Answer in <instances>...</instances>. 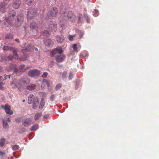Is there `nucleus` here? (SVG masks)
<instances>
[{
	"label": "nucleus",
	"mask_w": 159,
	"mask_h": 159,
	"mask_svg": "<svg viewBox=\"0 0 159 159\" xmlns=\"http://www.w3.org/2000/svg\"><path fill=\"white\" fill-rule=\"evenodd\" d=\"M16 15V11L14 10H12L8 13V17L7 16H5L3 17V18L7 22L9 25H11L12 23V22L14 19Z\"/></svg>",
	"instance_id": "obj_1"
},
{
	"label": "nucleus",
	"mask_w": 159,
	"mask_h": 159,
	"mask_svg": "<svg viewBox=\"0 0 159 159\" xmlns=\"http://www.w3.org/2000/svg\"><path fill=\"white\" fill-rule=\"evenodd\" d=\"M24 21V16L22 14L18 15L15 21V25L17 27L21 26Z\"/></svg>",
	"instance_id": "obj_2"
},
{
	"label": "nucleus",
	"mask_w": 159,
	"mask_h": 159,
	"mask_svg": "<svg viewBox=\"0 0 159 159\" xmlns=\"http://www.w3.org/2000/svg\"><path fill=\"white\" fill-rule=\"evenodd\" d=\"M37 13L36 10L34 8H30L28 11L27 14L28 19H30L34 18Z\"/></svg>",
	"instance_id": "obj_3"
},
{
	"label": "nucleus",
	"mask_w": 159,
	"mask_h": 159,
	"mask_svg": "<svg viewBox=\"0 0 159 159\" xmlns=\"http://www.w3.org/2000/svg\"><path fill=\"white\" fill-rule=\"evenodd\" d=\"M67 18L68 20L72 22H75L76 19V16L72 11H69L67 15Z\"/></svg>",
	"instance_id": "obj_4"
},
{
	"label": "nucleus",
	"mask_w": 159,
	"mask_h": 159,
	"mask_svg": "<svg viewBox=\"0 0 159 159\" xmlns=\"http://www.w3.org/2000/svg\"><path fill=\"white\" fill-rule=\"evenodd\" d=\"M40 74V70L37 69L31 70L28 72V75L29 76L34 77L38 76Z\"/></svg>",
	"instance_id": "obj_5"
},
{
	"label": "nucleus",
	"mask_w": 159,
	"mask_h": 159,
	"mask_svg": "<svg viewBox=\"0 0 159 159\" xmlns=\"http://www.w3.org/2000/svg\"><path fill=\"white\" fill-rule=\"evenodd\" d=\"M1 107L4 109L6 113L7 114L11 115L13 113V111L11 110V107L7 104H6L5 105H1Z\"/></svg>",
	"instance_id": "obj_6"
},
{
	"label": "nucleus",
	"mask_w": 159,
	"mask_h": 159,
	"mask_svg": "<svg viewBox=\"0 0 159 159\" xmlns=\"http://www.w3.org/2000/svg\"><path fill=\"white\" fill-rule=\"evenodd\" d=\"M58 12V9L56 7H53L49 9V13L51 16L53 17H56Z\"/></svg>",
	"instance_id": "obj_7"
},
{
	"label": "nucleus",
	"mask_w": 159,
	"mask_h": 159,
	"mask_svg": "<svg viewBox=\"0 0 159 159\" xmlns=\"http://www.w3.org/2000/svg\"><path fill=\"white\" fill-rule=\"evenodd\" d=\"M27 70V69L25 68V66L23 64L21 65L19 67H17L16 66V67L15 68V72L17 73L21 72H24Z\"/></svg>",
	"instance_id": "obj_8"
},
{
	"label": "nucleus",
	"mask_w": 159,
	"mask_h": 159,
	"mask_svg": "<svg viewBox=\"0 0 159 159\" xmlns=\"http://www.w3.org/2000/svg\"><path fill=\"white\" fill-rule=\"evenodd\" d=\"M11 85L13 89H15L17 88L20 91V88L19 86L20 85V82L17 81L16 82H11Z\"/></svg>",
	"instance_id": "obj_9"
},
{
	"label": "nucleus",
	"mask_w": 159,
	"mask_h": 159,
	"mask_svg": "<svg viewBox=\"0 0 159 159\" xmlns=\"http://www.w3.org/2000/svg\"><path fill=\"white\" fill-rule=\"evenodd\" d=\"M30 27L33 32H37L39 30L37 24L34 22H32L30 24Z\"/></svg>",
	"instance_id": "obj_10"
},
{
	"label": "nucleus",
	"mask_w": 159,
	"mask_h": 159,
	"mask_svg": "<svg viewBox=\"0 0 159 159\" xmlns=\"http://www.w3.org/2000/svg\"><path fill=\"white\" fill-rule=\"evenodd\" d=\"M65 58V56L64 54H62L57 56L56 57V59L57 62H61L63 61Z\"/></svg>",
	"instance_id": "obj_11"
},
{
	"label": "nucleus",
	"mask_w": 159,
	"mask_h": 159,
	"mask_svg": "<svg viewBox=\"0 0 159 159\" xmlns=\"http://www.w3.org/2000/svg\"><path fill=\"white\" fill-rule=\"evenodd\" d=\"M16 67V66L15 64H11L9 66L6 67L5 70L8 71H10L13 69H14V72H15V68Z\"/></svg>",
	"instance_id": "obj_12"
},
{
	"label": "nucleus",
	"mask_w": 159,
	"mask_h": 159,
	"mask_svg": "<svg viewBox=\"0 0 159 159\" xmlns=\"http://www.w3.org/2000/svg\"><path fill=\"white\" fill-rule=\"evenodd\" d=\"M6 3L5 2H2L0 3V11L2 12L6 11Z\"/></svg>",
	"instance_id": "obj_13"
},
{
	"label": "nucleus",
	"mask_w": 159,
	"mask_h": 159,
	"mask_svg": "<svg viewBox=\"0 0 159 159\" xmlns=\"http://www.w3.org/2000/svg\"><path fill=\"white\" fill-rule=\"evenodd\" d=\"M21 4V2L20 1H15L13 2L12 6L14 9L18 8Z\"/></svg>",
	"instance_id": "obj_14"
},
{
	"label": "nucleus",
	"mask_w": 159,
	"mask_h": 159,
	"mask_svg": "<svg viewBox=\"0 0 159 159\" xmlns=\"http://www.w3.org/2000/svg\"><path fill=\"white\" fill-rule=\"evenodd\" d=\"M31 122V119L30 118H28L25 119L24 120V121L23 123V124L25 126H28L30 125Z\"/></svg>",
	"instance_id": "obj_15"
},
{
	"label": "nucleus",
	"mask_w": 159,
	"mask_h": 159,
	"mask_svg": "<svg viewBox=\"0 0 159 159\" xmlns=\"http://www.w3.org/2000/svg\"><path fill=\"white\" fill-rule=\"evenodd\" d=\"M34 49V47L31 44H29L26 47L25 50L23 51V52H24L25 51L29 52H33Z\"/></svg>",
	"instance_id": "obj_16"
},
{
	"label": "nucleus",
	"mask_w": 159,
	"mask_h": 159,
	"mask_svg": "<svg viewBox=\"0 0 159 159\" xmlns=\"http://www.w3.org/2000/svg\"><path fill=\"white\" fill-rule=\"evenodd\" d=\"M20 81L24 84H27L30 82V79L28 78H23L21 79Z\"/></svg>",
	"instance_id": "obj_17"
},
{
	"label": "nucleus",
	"mask_w": 159,
	"mask_h": 159,
	"mask_svg": "<svg viewBox=\"0 0 159 159\" xmlns=\"http://www.w3.org/2000/svg\"><path fill=\"white\" fill-rule=\"evenodd\" d=\"M13 58V56L10 55L8 56H4L3 57V60L5 61H12Z\"/></svg>",
	"instance_id": "obj_18"
},
{
	"label": "nucleus",
	"mask_w": 159,
	"mask_h": 159,
	"mask_svg": "<svg viewBox=\"0 0 159 159\" xmlns=\"http://www.w3.org/2000/svg\"><path fill=\"white\" fill-rule=\"evenodd\" d=\"M13 49V48L6 45L3 46L2 48V49L4 51H11Z\"/></svg>",
	"instance_id": "obj_19"
},
{
	"label": "nucleus",
	"mask_w": 159,
	"mask_h": 159,
	"mask_svg": "<svg viewBox=\"0 0 159 159\" xmlns=\"http://www.w3.org/2000/svg\"><path fill=\"white\" fill-rule=\"evenodd\" d=\"M34 97V95L32 94H30L28 97V103L29 104H31L32 103L33 101V98Z\"/></svg>",
	"instance_id": "obj_20"
},
{
	"label": "nucleus",
	"mask_w": 159,
	"mask_h": 159,
	"mask_svg": "<svg viewBox=\"0 0 159 159\" xmlns=\"http://www.w3.org/2000/svg\"><path fill=\"white\" fill-rule=\"evenodd\" d=\"M36 87V85L34 84H30L27 87L28 89L31 90L34 89Z\"/></svg>",
	"instance_id": "obj_21"
},
{
	"label": "nucleus",
	"mask_w": 159,
	"mask_h": 159,
	"mask_svg": "<svg viewBox=\"0 0 159 159\" xmlns=\"http://www.w3.org/2000/svg\"><path fill=\"white\" fill-rule=\"evenodd\" d=\"M28 57L27 55H24L20 57V60L21 61H24L28 60Z\"/></svg>",
	"instance_id": "obj_22"
},
{
	"label": "nucleus",
	"mask_w": 159,
	"mask_h": 159,
	"mask_svg": "<svg viewBox=\"0 0 159 159\" xmlns=\"http://www.w3.org/2000/svg\"><path fill=\"white\" fill-rule=\"evenodd\" d=\"M64 38H61L59 36H57L56 39L58 43H61L64 40Z\"/></svg>",
	"instance_id": "obj_23"
},
{
	"label": "nucleus",
	"mask_w": 159,
	"mask_h": 159,
	"mask_svg": "<svg viewBox=\"0 0 159 159\" xmlns=\"http://www.w3.org/2000/svg\"><path fill=\"white\" fill-rule=\"evenodd\" d=\"M41 113H36L34 116V119L35 120H38L39 118L41 116Z\"/></svg>",
	"instance_id": "obj_24"
},
{
	"label": "nucleus",
	"mask_w": 159,
	"mask_h": 159,
	"mask_svg": "<svg viewBox=\"0 0 159 159\" xmlns=\"http://www.w3.org/2000/svg\"><path fill=\"white\" fill-rule=\"evenodd\" d=\"M38 128V125H34L32 126L30 129V130L32 131H35Z\"/></svg>",
	"instance_id": "obj_25"
},
{
	"label": "nucleus",
	"mask_w": 159,
	"mask_h": 159,
	"mask_svg": "<svg viewBox=\"0 0 159 159\" xmlns=\"http://www.w3.org/2000/svg\"><path fill=\"white\" fill-rule=\"evenodd\" d=\"M13 37V35L11 34H7L5 36V38L8 39H12Z\"/></svg>",
	"instance_id": "obj_26"
},
{
	"label": "nucleus",
	"mask_w": 159,
	"mask_h": 159,
	"mask_svg": "<svg viewBox=\"0 0 159 159\" xmlns=\"http://www.w3.org/2000/svg\"><path fill=\"white\" fill-rule=\"evenodd\" d=\"M5 139H1L0 141V147H2L5 145Z\"/></svg>",
	"instance_id": "obj_27"
},
{
	"label": "nucleus",
	"mask_w": 159,
	"mask_h": 159,
	"mask_svg": "<svg viewBox=\"0 0 159 159\" xmlns=\"http://www.w3.org/2000/svg\"><path fill=\"white\" fill-rule=\"evenodd\" d=\"M51 40L50 39H46L45 41H44V43L45 45L48 46H49L50 44V43L51 42Z\"/></svg>",
	"instance_id": "obj_28"
},
{
	"label": "nucleus",
	"mask_w": 159,
	"mask_h": 159,
	"mask_svg": "<svg viewBox=\"0 0 159 159\" xmlns=\"http://www.w3.org/2000/svg\"><path fill=\"white\" fill-rule=\"evenodd\" d=\"M62 87V84L61 83L58 84L55 87L56 90H59Z\"/></svg>",
	"instance_id": "obj_29"
},
{
	"label": "nucleus",
	"mask_w": 159,
	"mask_h": 159,
	"mask_svg": "<svg viewBox=\"0 0 159 159\" xmlns=\"http://www.w3.org/2000/svg\"><path fill=\"white\" fill-rule=\"evenodd\" d=\"M45 104V102L42 99L41 101L40 106L39 107L40 109H42L43 107L44 106Z\"/></svg>",
	"instance_id": "obj_30"
},
{
	"label": "nucleus",
	"mask_w": 159,
	"mask_h": 159,
	"mask_svg": "<svg viewBox=\"0 0 159 159\" xmlns=\"http://www.w3.org/2000/svg\"><path fill=\"white\" fill-rule=\"evenodd\" d=\"M33 106L32 108L33 109H35L37 108V107H38L39 102H33Z\"/></svg>",
	"instance_id": "obj_31"
},
{
	"label": "nucleus",
	"mask_w": 159,
	"mask_h": 159,
	"mask_svg": "<svg viewBox=\"0 0 159 159\" xmlns=\"http://www.w3.org/2000/svg\"><path fill=\"white\" fill-rule=\"evenodd\" d=\"M19 148V146L17 145H15L13 146H12V148L13 151L16 150L18 149Z\"/></svg>",
	"instance_id": "obj_32"
},
{
	"label": "nucleus",
	"mask_w": 159,
	"mask_h": 159,
	"mask_svg": "<svg viewBox=\"0 0 159 159\" xmlns=\"http://www.w3.org/2000/svg\"><path fill=\"white\" fill-rule=\"evenodd\" d=\"M43 35L45 36L48 37L49 36V34L48 31L46 30H44L43 32Z\"/></svg>",
	"instance_id": "obj_33"
},
{
	"label": "nucleus",
	"mask_w": 159,
	"mask_h": 159,
	"mask_svg": "<svg viewBox=\"0 0 159 159\" xmlns=\"http://www.w3.org/2000/svg\"><path fill=\"white\" fill-rule=\"evenodd\" d=\"M76 32L78 33L79 36L80 38H81L83 35V33L82 31L80 30H77Z\"/></svg>",
	"instance_id": "obj_34"
},
{
	"label": "nucleus",
	"mask_w": 159,
	"mask_h": 159,
	"mask_svg": "<svg viewBox=\"0 0 159 159\" xmlns=\"http://www.w3.org/2000/svg\"><path fill=\"white\" fill-rule=\"evenodd\" d=\"M3 126L4 128H6L8 125L7 121L5 120L4 119H3Z\"/></svg>",
	"instance_id": "obj_35"
},
{
	"label": "nucleus",
	"mask_w": 159,
	"mask_h": 159,
	"mask_svg": "<svg viewBox=\"0 0 159 159\" xmlns=\"http://www.w3.org/2000/svg\"><path fill=\"white\" fill-rule=\"evenodd\" d=\"M55 50L56 52H58L59 54H61L63 52L61 48H56L55 49Z\"/></svg>",
	"instance_id": "obj_36"
},
{
	"label": "nucleus",
	"mask_w": 159,
	"mask_h": 159,
	"mask_svg": "<svg viewBox=\"0 0 159 159\" xmlns=\"http://www.w3.org/2000/svg\"><path fill=\"white\" fill-rule=\"evenodd\" d=\"M78 17L79 19L78 23H80L81 22L82 19L83 18L82 15L81 14H79Z\"/></svg>",
	"instance_id": "obj_37"
},
{
	"label": "nucleus",
	"mask_w": 159,
	"mask_h": 159,
	"mask_svg": "<svg viewBox=\"0 0 159 159\" xmlns=\"http://www.w3.org/2000/svg\"><path fill=\"white\" fill-rule=\"evenodd\" d=\"M34 0H26V3L28 5H31L32 3L33 2Z\"/></svg>",
	"instance_id": "obj_38"
},
{
	"label": "nucleus",
	"mask_w": 159,
	"mask_h": 159,
	"mask_svg": "<svg viewBox=\"0 0 159 159\" xmlns=\"http://www.w3.org/2000/svg\"><path fill=\"white\" fill-rule=\"evenodd\" d=\"M49 99L51 101H54L55 99V96L54 95H52L50 97Z\"/></svg>",
	"instance_id": "obj_39"
},
{
	"label": "nucleus",
	"mask_w": 159,
	"mask_h": 159,
	"mask_svg": "<svg viewBox=\"0 0 159 159\" xmlns=\"http://www.w3.org/2000/svg\"><path fill=\"white\" fill-rule=\"evenodd\" d=\"M57 53L56 51L55 50H52L50 52V55L51 57H53Z\"/></svg>",
	"instance_id": "obj_40"
},
{
	"label": "nucleus",
	"mask_w": 159,
	"mask_h": 159,
	"mask_svg": "<svg viewBox=\"0 0 159 159\" xmlns=\"http://www.w3.org/2000/svg\"><path fill=\"white\" fill-rule=\"evenodd\" d=\"M77 46V45L76 44H73V48L74 51L75 52L77 51V48L76 47Z\"/></svg>",
	"instance_id": "obj_41"
},
{
	"label": "nucleus",
	"mask_w": 159,
	"mask_h": 159,
	"mask_svg": "<svg viewBox=\"0 0 159 159\" xmlns=\"http://www.w3.org/2000/svg\"><path fill=\"white\" fill-rule=\"evenodd\" d=\"M32 103L33 102H39V99L37 97H34Z\"/></svg>",
	"instance_id": "obj_42"
},
{
	"label": "nucleus",
	"mask_w": 159,
	"mask_h": 159,
	"mask_svg": "<svg viewBox=\"0 0 159 159\" xmlns=\"http://www.w3.org/2000/svg\"><path fill=\"white\" fill-rule=\"evenodd\" d=\"M3 84V83L2 82H0V90H3L4 89V88L3 87L2 85Z\"/></svg>",
	"instance_id": "obj_43"
},
{
	"label": "nucleus",
	"mask_w": 159,
	"mask_h": 159,
	"mask_svg": "<svg viewBox=\"0 0 159 159\" xmlns=\"http://www.w3.org/2000/svg\"><path fill=\"white\" fill-rule=\"evenodd\" d=\"M74 37V35H70L68 36L69 39L70 41H72L73 40V38Z\"/></svg>",
	"instance_id": "obj_44"
},
{
	"label": "nucleus",
	"mask_w": 159,
	"mask_h": 159,
	"mask_svg": "<svg viewBox=\"0 0 159 159\" xmlns=\"http://www.w3.org/2000/svg\"><path fill=\"white\" fill-rule=\"evenodd\" d=\"M53 28L51 29L52 30H54L55 31L57 29V26L56 25V24H53Z\"/></svg>",
	"instance_id": "obj_45"
},
{
	"label": "nucleus",
	"mask_w": 159,
	"mask_h": 159,
	"mask_svg": "<svg viewBox=\"0 0 159 159\" xmlns=\"http://www.w3.org/2000/svg\"><path fill=\"white\" fill-rule=\"evenodd\" d=\"M48 75V73L47 72H44L43 73V75L42 76V77L43 78H45L47 77Z\"/></svg>",
	"instance_id": "obj_46"
},
{
	"label": "nucleus",
	"mask_w": 159,
	"mask_h": 159,
	"mask_svg": "<svg viewBox=\"0 0 159 159\" xmlns=\"http://www.w3.org/2000/svg\"><path fill=\"white\" fill-rule=\"evenodd\" d=\"M73 76V75L72 74V73L71 72H70L69 74V80H71L72 79V77Z\"/></svg>",
	"instance_id": "obj_47"
},
{
	"label": "nucleus",
	"mask_w": 159,
	"mask_h": 159,
	"mask_svg": "<svg viewBox=\"0 0 159 159\" xmlns=\"http://www.w3.org/2000/svg\"><path fill=\"white\" fill-rule=\"evenodd\" d=\"M94 11L95 12L93 13V15L94 16H98V15L97 14H96V13H98V11L97 9H95Z\"/></svg>",
	"instance_id": "obj_48"
},
{
	"label": "nucleus",
	"mask_w": 159,
	"mask_h": 159,
	"mask_svg": "<svg viewBox=\"0 0 159 159\" xmlns=\"http://www.w3.org/2000/svg\"><path fill=\"white\" fill-rule=\"evenodd\" d=\"M67 76V74L66 72H64L62 74V78H66Z\"/></svg>",
	"instance_id": "obj_49"
},
{
	"label": "nucleus",
	"mask_w": 159,
	"mask_h": 159,
	"mask_svg": "<svg viewBox=\"0 0 159 159\" xmlns=\"http://www.w3.org/2000/svg\"><path fill=\"white\" fill-rule=\"evenodd\" d=\"M13 53L15 56H17V51L16 50H13Z\"/></svg>",
	"instance_id": "obj_50"
},
{
	"label": "nucleus",
	"mask_w": 159,
	"mask_h": 159,
	"mask_svg": "<svg viewBox=\"0 0 159 159\" xmlns=\"http://www.w3.org/2000/svg\"><path fill=\"white\" fill-rule=\"evenodd\" d=\"M49 115L46 114L43 117L44 119L45 118L47 119L49 117Z\"/></svg>",
	"instance_id": "obj_51"
},
{
	"label": "nucleus",
	"mask_w": 159,
	"mask_h": 159,
	"mask_svg": "<svg viewBox=\"0 0 159 159\" xmlns=\"http://www.w3.org/2000/svg\"><path fill=\"white\" fill-rule=\"evenodd\" d=\"M88 17V16L86 14H84V18L85 19H87V17Z\"/></svg>",
	"instance_id": "obj_52"
},
{
	"label": "nucleus",
	"mask_w": 159,
	"mask_h": 159,
	"mask_svg": "<svg viewBox=\"0 0 159 159\" xmlns=\"http://www.w3.org/2000/svg\"><path fill=\"white\" fill-rule=\"evenodd\" d=\"M5 154V152H0V154L1 155H3Z\"/></svg>",
	"instance_id": "obj_53"
},
{
	"label": "nucleus",
	"mask_w": 159,
	"mask_h": 159,
	"mask_svg": "<svg viewBox=\"0 0 159 159\" xmlns=\"http://www.w3.org/2000/svg\"><path fill=\"white\" fill-rule=\"evenodd\" d=\"M86 20L88 23H89V22H90L89 19V18L88 17H87V19Z\"/></svg>",
	"instance_id": "obj_54"
},
{
	"label": "nucleus",
	"mask_w": 159,
	"mask_h": 159,
	"mask_svg": "<svg viewBox=\"0 0 159 159\" xmlns=\"http://www.w3.org/2000/svg\"><path fill=\"white\" fill-rule=\"evenodd\" d=\"M15 41L17 42V43H20V40H19L18 39H15Z\"/></svg>",
	"instance_id": "obj_55"
},
{
	"label": "nucleus",
	"mask_w": 159,
	"mask_h": 159,
	"mask_svg": "<svg viewBox=\"0 0 159 159\" xmlns=\"http://www.w3.org/2000/svg\"><path fill=\"white\" fill-rule=\"evenodd\" d=\"M24 30H26L28 28V26L26 25V26H24Z\"/></svg>",
	"instance_id": "obj_56"
},
{
	"label": "nucleus",
	"mask_w": 159,
	"mask_h": 159,
	"mask_svg": "<svg viewBox=\"0 0 159 159\" xmlns=\"http://www.w3.org/2000/svg\"><path fill=\"white\" fill-rule=\"evenodd\" d=\"M7 120V121H9V122H10V121H11V120H10V118H8L7 119V120Z\"/></svg>",
	"instance_id": "obj_57"
},
{
	"label": "nucleus",
	"mask_w": 159,
	"mask_h": 159,
	"mask_svg": "<svg viewBox=\"0 0 159 159\" xmlns=\"http://www.w3.org/2000/svg\"><path fill=\"white\" fill-rule=\"evenodd\" d=\"M34 49H35V51H38V48H37L34 47Z\"/></svg>",
	"instance_id": "obj_58"
},
{
	"label": "nucleus",
	"mask_w": 159,
	"mask_h": 159,
	"mask_svg": "<svg viewBox=\"0 0 159 159\" xmlns=\"http://www.w3.org/2000/svg\"><path fill=\"white\" fill-rule=\"evenodd\" d=\"M2 79V77L1 76H0V81H1Z\"/></svg>",
	"instance_id": "obj_59"
},
{
	"label": "nucleus",
	"mask_w": 159,
	"mask_h": 159,
	"mask_svg": "<svg viewBox=\"0 0 159 159\" xmlns=\"http://www.w3.org/2000/svg\"><path fill=\"white\" fill-rule=\"evenodd\" d=\"M76 86H77V88H76V89H77V88H78V86H77V82L76 83Z\"/></svg>",
	"instance_id": "obj_60"
},
{
	"label": "nucleus",
	"mask_w": 159,
	"mask_h": 159,
	"mask_svg": "<svg viewBox=\"0 0 159 159\" xmlns=\"http://www.w3.org/2000/svg\"><path fill=\"white\" fill-rule=\"evenodd\" d=\"M60 26H61V27H63V25H61V22H60Z\"/></svg>",
	"instance_id": "obj_61"
},
{
	"label": "nucleus",
	"mask_w": 159,
	"mask_h": 159,
	"mask_svg": "<svg viewBox=\"0 0 159 159\" xmlns=\"http://www.w3.org/2000/svg\"><path fill=\"white\" fill-rule=\"evenodd\" d=\"M22 101H23V102H24L25 101V99L23 100Z\"/></svg>",
	"instance_id": "obj_62"
},
{
	"label": "nucleus",
	"mask_w": 159,
	"mask_h": 159,
	"mask_svg": "<svg viewBox=\"0 0 159 159\" xmlns=\"http://www.w3.org/2000/svg\"><path fill=\"white\" fill-rule=\"evenodd\" d=\"M65 11H63V12H62V13H63V14H64V13H65Z\"/></svg>",
	"instance_id": "obj_63"
},
{
	"label": "nucleus",
	"mask_w": 159,
	"mask_h": 159,
	"mask_svg": "<svg viewBox=\"0 0 159 159\" xmlns=\"http://www.w3.org/2000/svg\"><path fill=\"white\" fill-rule=\"evenodd\" d=\"M0 152H1V151H0Z\"/></svg>",
	"instance_id": "obj_64"
}]
</instances>
